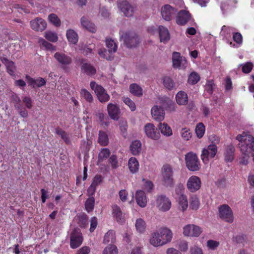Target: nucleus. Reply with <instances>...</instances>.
I'll use <instances>...</instances> for the list:
<instances>
[{"label": "nucleus", "instance_id": "44", "mask_svg": "<svg viewBox=\"0 0 254 254\" xmlns=\"http://www.w3.org/2000/svg\"><path fill=\"white\" fill-rule=\"evenodd\" d=\"M118 250L115 245H109L103 251V254H118Z\"/></svg>", "mask_w": 254, "mask_h": 254}, {"label": "nucleus", "instance_id": "23", "mask_svg": "<svg viewBox=\"0 0 254 254\" xmlns=\"http://www.w3.org/2000/svg\"><path fill=\"white\" fill-rule=\"evenodd\" d=\"M235 152V148L232 144H229L226 147L224 153L226 162H232L234 160Z\"/></svg>", "mask_w": 254, "mask_h": 254}, {"label": "nucleus", "instance_id": "64", "mask_svg": "<svg viewBox=\"0 0 254 254\" xmlns=\"http://www.w3.org/2000/svg\"><path fill=\"white\" fill-rule=\"evenodd\" d=\"M233 40L239 45L242 44L243 36L240 33H234L233 36Z\"/></svg>", "mask_w": 254, "mask_h": 254}, {"label": "nucleus", "instance_id": "8", "mask_svg": "<svg viewBox=\"0 0 254 254\" xmlns=\"http://www.w3.org/2000/svg\"><path fill=\"white\" fill-rule=\"evenodd\" d=\"M155 205L159 210L166 212L171 208V202L165 195H160L156 197Z\"/></svg>", "mask_w": 254, "mask_h": 254}, {"label": "nucleus", "instance_id": "1", "mask_svg": "<svg viewBox=\"0 0 254 254\" xmlns=\"http://www.w3.org/2000/svg\"><path fill=\"white\" fill-rule=\"evenodd\" d=\"M173 238L172 231L167 227L159 228L152 232L149 236V244L154 247L163 246L170 243Z\"/></svg>", "mask_w": 254, "mask_h": 254}, {"label": "nucleus", "instance_id": "53", "mask_svg": "<svg viewBox=\"0 0 254 254\" xmlns=\"http://www.w3.org/2000/svg\"><path fill=\"white\" fill-rule=\"evenodd\" d=\"M38 43L41 47L45 48L48 50H52L54 49L53 45L43 38L39 39Z\"/></svg>", "mask_w": 254, "mask_h": 254}, {"label": "nucleus", "instance_id": "42", "mask_svg": "<svg viewBox=\"0 0 254 254\" xmlns=\"http://www.w3.org/2000/svg\"><path fill=\"white\" fill-rule=\"evenodd\" d=\"M164 86L169 90L172 89L175 86V83L173 80L168 76H165L162 79Z\"/></svg>", "mask_w": 254, "mask_h": 254}, {"label": "nucleus", "instance_id": "54", "mask_svg": "<svg viewBox=\"0 0 254 254\" xmlns=\"http://www.w3.org/2000/svg\"><path fill=\"white\" fill-rule=\"evenodd\" d=\"M205 131V127L202 123H199L195 127V133L198 138L203 136Z\"/></svg>", "mask_w": 254, "mask_h": 254}, {"label": "nucleus", "instance_id": "57", "mask_svg": "<svg viewBox=\"0 0 254 254\" xmlns=\"http://www.w3.org/2000/svg\"><path fill=\"white\" fill-rule=\"evenodd\" d=\"M251 156L249 154L241 153V156L239 157V163L243 165H248Z\"/></svg>", "mask_w": 254, "mask_h": 254}, {"label": "nucleus", "instance_id": "6", "mask_svg": "<svg viewBox=\"0 0 254 254\" xmlns=\"http://www.w3.org/2000/svg\"><path fill=\"white\" fill-rule=\"evenodd\" d=\"M90 85L91 89L96 94L97 98L100 102L105 103L110 100V95L102 86L98 85L94 81L91 82Z\"/></svg>", "mask_w": 254, "mask_h": 254}, {"label": "nucleus", "instance_id": "2", "mask_svg": "<svg viewBox=\"0 0 254 254\" xmlns=\"http://www.w3.org/2000/svg\"><path fill=\"white\" fill-rule=\"evenodd\" d=\"M236 139L239 142L238 147L241 153L254 156V137L253 135L243 132L237 136Z\"/></svg>", "mask_w": 254, "mask_h": 254}, {"label": "nucleus", "instance_id": "62", "mask_svg": "<svg viewBox=\"0 0 254 254\" xmlns=\"http://www.w3.org/2000/svg\"><path fill=\"white\" fill-rule=\"evenodd\" d=\"M98 117L102 125H104L106 126L109 125V118L105 114L103 113H99L98 114Z\"/></svg>", "mask_w": 254, "mask_h": 254}, {"label": "nucleus", "instance_id": "29", "mask_svg": "<svg viewBox=\"0 0 254 254\" xmlns=\"http://www.w3.org/2000/svg\"><path fill=\"white\" fill-rule=\"evenodd\" d=\"M116 240L115 232L113 230H109L104 235L103 243L107 244L110 243H115Z\"/></svg>", "mask_w": 254, "mask_h": 254}, {"label": "nucleus", "instance_id": "33", "mask_svg": "<svg viewBox=\"0 0 254 254\" xmlns=\"http://www.w3.org/2000/svg\"><path fill=\"white\" fill-rule=\"evenodd\" d=\"M66 37L69 42L75 44L78 39L77 34L73 30L69 29L66 31Z\"/></svg>", "mask_w": 254, "mask_h": 254}, {"label": "nucleus", "instance_id": "21", "mask_svg": "<svg viewBox=\"0 0 254 254\" xmlns=\"http://www.w3.org/2000/svg\"><path fill=\"white\" fill-rule=\"evenodd\" d=\"M176 192L178 193V201L179 204V208L182 211H185L188 207V201L186 195L182 193V190L180 189L179 191L178 190H176Z\"/></svg>", "mask_w": 254, "mask_h": 254}, {"label": "nucleus", "instance_id": "39", "mask_svg": "<svg viewBox=\"0 0 254 254\" xmlns=\"http://www.w3.org/2000/svg\"><path fill=\"white\" fill-rule=\"evenodd\" d=\"M110 154L111 152L109 149L107 148L102 149L98 155V162H102L109 157Z\"/></svg>", "mask_w": 254, "mask_h": 254}, {"label": "nucleus", "instance_id": "43", "mask_svg": "<svg viewBox=\"0 0 254 254\" xmlns=\"http://www.w3.org/2000/svg\"><path fill=\"white\" fill-rule=\"evenodd\" d=\"M112 54L113 53H109L108 50L107 51L105 49H100L98 51V54L100 56L108 61H111L113 59L114 57Z\"/></svg>", "mask_w": 254, "mask_h": 254}, {"label": "nucleus", "instance_id": "4", "mask_svg": "<svg viewBox=\"0 0 254 254\" xmlns=\"http://www.w3.org/2000/svg\"><path fill=\"white\" fill-rule=\"evenodd\" d=\"M120 39L123 41L124 44L128 48L135 47L139 43L137 35L133 32L120 31Z\"/></svg>", "mask_w": 254, "mask_h": 254}, {"label": "nucleus", "instance_id": "35", "mask_svg": "<svg viewBox=\"0 0 254 254\" xmlns=\"http://www.w3.org/2000/svg\"><path fill=\"white\" fill-rule=\"evenodd\" d=\"M106 45L108 49V52L109 53H115L117 52L118 45L114 40L111 38L106 39Z\"/></svg>", "mask_w": 254, "mask_h": 254}, {"label": "nucleus", "instance_id": "9", "mask_svg": "<svg viewBox=\"0 0 254 254\" xmlns=\"http://www.w3.org/2000/svg\"><path fill=\"white\" fill-rule=\"evenodd\" d=\"M82 237L79 228H75L70 236V246L72 249H76L82 243Z\"/></svg>", "mask_w": 254, "mask_h": 254}, {"label": "nucleus", "instance_id": "11", "mask_svg": "<svg viewBox=\"0 0 254 254\" xmlns=\"http://www.w3.org/2000/svg\"><path fill=\"white\" fill-rule=\"evenodd\" d=\"M201 232V228L193 224H188L183 228V234L186 236L197 237Z\"/></svg>", "mask_w": 254, "mask_h": 254}, {"label": "nucleus", "instance_id": "41", "mask_svg": "<svg viewBox=\"0 0 254 254\" xmlns=\"http://www.w3.org/2000/svg\"><path fill=\"white\" fill-rule=\"evenodd\" d=\"M200 80L199 74L196 72H191L188 77V82L189 84L194 85L196 84Z\"/></svg>", "mask_w": 254, "mask_h": 254}, {"label": "nucleus", "instance_id": "10", "mask_svg": "<svg viewBox=\"0 0 254 254\" xmlns=\"http://www.w3.org/2000/svg\"><path fill=\"white\" fill-rule=\"evenodd\" d=\"M173 66L174 68L185 69L188 65L187 61L180 53L174 52L172 55Z\"/></svg>", "mask_w": 254, "mask_h": 254}, {"label": "nucleus", "instance_id": "19", "mask_svg": "<svg viewBox=\"0 0 254 254\" xmlns=\"http://www.w3.org/2000/svg\"><path fill=\"white\" fill-rule=\"evenodd\" d=\"M107 111L110 117L114 120H118L121 113L119 107L115 104L109 103L107 106Z\"/></svg>", "mask_w": 254, "mask_h": 254}, {"label": "nucleus", "instance_id": "25", "mask_svg": "<svg viewBox=\"0 0 254 254\" xmlns=\"http://www.w3.org/2000/svg\"><path fill=\"white\" fill-rule=\"evenodd\" d=\"M223 220L229 223H232L234 220L232 210L227 204H223Z\"/></svg>", "mask_w": 254, "mask_h": 254}, {"label": "nucleus", "instance_id": "15", "mask_svg": "<svg viewBox=\"0 0 254 254\" xmlns=\"http://www.w3.org/2000/svg\"><path fill=\"white\" fill-rule=\"evenodd\" d=\"M177 12V9L169 4L163 6L161 9V15L166 21H170L175 17Z\"/></svg>", "mask_w": 254, "mask_h": 254}, {"label": "nucleus", "instance_id": "45", "mask_svg": "<svg viewBox=\"0 0 254 254\" xmlns=\"http://www.w3.org/2000/svg\"><path fill=\"white\" fill-rule=\"evenodd\" d=\"M119 127L122 134L124 137L127 135V123L124 119H121L119 121Z\"/></svg>", "mask_w": 254, "mask_h": 254}, {"label": "nucleus", "instance_id": "31", "mask_svg": "<svg viewBox=\"0 0 254 254\" xmlns=\"http://www.w3.org/2000/svg\"><path fill=\"white\" fill-rule=\"evenodd\" d=\"M130 172L132 174L136 173L139 169V163L135 157H131L128 162Z\"/></svg>", "mask_w": 254, "mask_h": 254}, {"label": "nucleus", "instance_id": "60", "mask_svg": "<svg viewBox=\"0 0 254 254\" xmlns=\"http://www.w3.org/2000/svg\"><path fill=\"white\" fill-rule=\"evenodd\" d=\"M181 136L182 138L186 140H189L191 137V133L189 128H184L181 130Z\"/></svg>", "mask_w": 254, "mask_h": 254}, {"label": "nucleus", "instance_id": "36", "mask_svg": "<svg viewBox=\"0 0 254 254\" xmlns=\"http://www.w3.org/2000/svg\"><path fill=\"white\" fill-rule=\"evenodd\" d=\"M162 103V108H165L170 111H176V105L171 100L168 98H165L161 100Z\"/></svg>", "mask_w": 254, "mask_h": 254}, {"label": "nucleus", "instance_id": "59", "mask_svg": "<svg viewBox=\"0 0 254 254\" xmlns=\"http://www.w3.org/2000/svg\"><path fill=\"white\" fill-rule=\"evenodd\" d=\"M215 88L213 81L209 80L207 82L205 85V91L209 94H211Z\"/></svg>", "mask_w": 254, "mask_h": 254}, {"label": "nucleus", "instance_id": "7", "mask_svg": "<svg viewBox=\"0 0 254 254\" xmlns=\"http://www.w3.org/2000/svg\"><path fill=\"white\" fill-rule=\"evenodd\" d=\"M217 152V147L215 144H211L204 148L201 153V158L203 162L207 164L210 159L214 158Z\"/></svg>", "mask_w": 254, "mask_h": 254}, {"label": "nucleus", "instance_id": "37", "mask_svg": "<svg viewBox=\"0 0 254 254\" xmlns=\"http://www.w3.org/2000/svg\"><path fill=\"white\" fill-rule=\"evenodd\" d=\"M98 142L102 146H106L109 143V138L107 134L103 131H99Z\"/></svg>", "mask_w": 254, "mask_h": 254}, {"label": "nucleus", "instance_id": "26", "mask_svg": "<svg viewBox=\"0 0 254 254\" xmlns=\"http://www.w3.org/2000/svg\"><path fill=\"white\" fill-rule=\"evenodd\" d=\"M158 29L160 42L166 43L170 39L168 30L163 26H159Z\"/></svg>", "mask_w": 254, "mask_h": 254}, {"label": "nucleus", "instance_id": "34", "mask_svg": "<svg viewBox=\"0 0 254 254\" xmlns=\"http://www.w3.org/2000/svg\"><path fill=\"white\" fill-rule=\"evenodd\" d=\"M158 128L162 134L166 136L172 135V131L171 127L166 123H159Z\"/></svg>", "mask_w": 254, "mask_h": 254}, {"label": "nucleus", "instance_id": "24", "mask_svg": "<svg viewBox=\"0 0 254 254\" xmlns=\"http://www.w3.org/2000/svg\"><path fill=\"white\" fill-rule=\"evenodd\" d=\"M135 198L137 204L141 207H144L146 205L147 197L143 190H138L136 191Z\"/></svg>", "mask_w": 254, "mask_h": 254}, {"label": "nucleus", "instance_id": "50", "mask_svg": "<svg viewBox=\"0 0 254 254\" xmlns=\"http://www.w3.org/2000/svg\"><path fill=\"white\" fill-rule=\"evenodd\" d=\"M94 203L95 199L93 197H90L86 200L85 203V206L86 210L88 212H91L93 210V209H94Z\"/></svg>", "mask_w": 254, "mask_h": 254}, {"label": "nucleus", "instance_id": "61", "mask_svg": "<svg viewBox=\"0 0 254 254\" xmlns=\"http://www.w3.org/2000/svg\"><path fill=\"white\" fill-rule=\"evenodd\" d=\"M19 105H15V108L17 110L20 116L24 118H26L28 116V111L25 108H22Z\"/></svg>", "mask_w": 254, "mask_h": 254}, {"label": "nucleus", "instance_id": "18", "mask_svg": "<svg viewBox=\"0 0 254 254\" xmlns=\"http://www.w3.org/2000/svg\"><path fill=\"white\" fill-rule=\"evenodd\" d=\"M31 28L36 31H42L47 27L46 22L41 18L37 17L30 21Z\"/></svg>", "mask_w": 254, "mask_h": 254}, {"label": "nucleus", "instance_id": "38", "mask_svg": "<svg viewBox=\"0 0 254 254\" xmlns=\"http://www.w3.org/2000/svg\"><path fill=\"white\" fill-rule=\"evenodd\" d=\"M130 93L136 96H140L142 95V89L137 84L132 83L129 86Z\"/></svg>", "mask_w": 254, "mask_h": 254}, {"label": "nucleus", "instance_id": "3", "mask_svg": "<svg viewBox=\"0 0 254 254\" xmlns=\"http://www.w3.org/2000/svg\"><path fill=\"white\" fill-rule=\"evenodd\" d=\"M174 169L170 164H164L161 169V177L163 185L166 187L172 188L174 185L173 178Z\"/></svg>", "mask_w": 254, "mask_h": 254}, {"label": "nucleus", "instance_id": "49", "mask_svg": "<svg viewBox=\"0 0 254 254\" xmlns=\"http://www.w3.org/2000/svg\"><path fill=\"white\" fill-rule=\"evenodd\" d=\"M4 60L5 62V64L7 68V72L11 75H14L15 70L14 63L5 59H4Z\"/></svg>", "mask_w": 254, "mask_h": 254}, {"label": "nucleus", "instance_id": "28", "mask_svg": "<svg viewBox=\"0 0 254 254\" xmlns=\"http://www.w3.org/2000/svg\"><path fill=\"white\" fill-rule=\"evenodd\" d=\"M112 209L113 214L116 217L117 221L119 223H123L124 222V217L120 207L117 205H114Z\"/></svg>", "mask_w": 254, "mask_h": 254}, {"label": "nucleus", "instance_id": "55", "mask_svg": "<svg viewBox=\"0 0 254 254\" xmlns=\"http://www.w3.org/2000/svg\"><path fill=\"white\" fill-rule=\"evenodd\" d=\"M48 19L55 26L58 27L61 25V21L55 14L52 13L50 14L48 16Z\"/></svg>", "mask_w": 254, "mask_h": 254}, {"label": "nucleus", "instance_id": "27", "mask_svg": "<svg viewBox=\"0 0 254 254\" xmlns=\"http://www.w3.org/2000/svg\"><path fill=\"white\" fill-rule=\"evenodd\" d=\"M176 100L179 105H184L188 102V97L187 94L183 91H179L176 96Z\"/></svg>", "mask_w": 254, "mask_h": 254}, {"label": "nucleus", "instance_id": "32", "mask_svg": "<svg viewBox=\"0 0 254 254\" xmlns=\"http://www.w3.org/2000/svg\"><path fill=\"white\" fill-rule=\"evenodd\" d=\"M81 23L84 28L90 32L92 33L95 32L96 28L95 25L89 21L86 17H83L81 18Z\"/></svg>", "mask_w": 254, "mask_h": 254}, {"label": "nucleus", "instance_id": "46", "mask_svg": "<svg viewBox=\"0 0 254 254\" xmlns=\"http://www.w3.org/2000/svg\"><path fill=\"white\" fill-rule=\"evenodd\" d=\"M56 133L59 135L67 143L70 142L68 135L64 130L60 127H57L56 129Z\"/></svg>", "mask_w": 254, "mask_h": 254}, {"label": "nucleus", "instance_id": "16", "mask_svg": "<svg viewBox=\"0 0 254 254\" xmlns=\"http://www.w3.org/2000/svg\"><path fill=\"white\" fill-rule=\"evenodd\" d=\"M201 184V182L200 179L197 176H192L188 179L187 186L190 191L194 192L200 189Z\"/></svg>", "mask_w": 254, "mask_h": 254}, {"label": "nucleus", "instance_id": "17", "mask_svg": "<svg viewBox=\"0 0 254 254\" xmlns=\"http://www.w3.org/2000/svg\"><path fill=\"white\" fill-rule=\"evenodd\" d=\"M79 63L81 65L82 72L88 75H93L96 73L95 68L90 63L87 62V60L84 59H81L79 60Z\"/></svg>", "mask_w": 254, "mask_h": 254}, {"label": "nucleus", "instance_id": "58", "mask_svg": "<svg viewBox=\"0 0 254 254\" xmlns=\"http://www.w3.org/2000/svg\"><path fill=\"white\" fill-rule=\"evenodd\" d=\"M123 102L127 105L131 111H134L136 109V106L134 103L129 98L123 97L122 98Z\"/></svg>", "mask_w": 254, "mask_h": 254}, {"label": "nucleus", "instance_id": "52", "mask_svg": "<svg viewBox=\"0 0 254 254\" xmlns=\"http://www.w3.org/2000/svg\"><path fill=\"white\" fill-rule=\"evenodd\" d=\"M38 43L41 47L45 48L48 50H52L54 49L53 45L43 38L39 39Z\"/></svg>", "mask_w": 254, "mask_h": 254}, {"label": "nucleus", "instance_id": "14", "mask_svg": "<svg viewBox=\"0 0 254 254\" xmlns=\"http://www.w3.org/2000/svg\"><path fill=\"white\" fill-rule=\"evenodd\" d=\"M118 7L127 17H130L133 14V7L126 0L118 1Z\"/></svg>", "mask_w": 254, "mask_h": 254}, {"label": "nucleus", "instance_id": "63", "mask_svg": "<svg viewBox=\"0 0 254 254\" xmlns=\"http://www.w3.org/2000/svg\"><path fill=\"white\" fill-rule=\"evenodd\" d=\"M109 161L113 168L115 169L119 166L117 157L116 155H111L109 159Z\"/></svg>", "mask_w": 254, "mask_h": 254}, {"label": "nucleus", "instance_id": "40", "mask_svg": "<svg viewBox=\"0 0 254 254\" xmlns=\"http://www.w3.org/2000/svg\"><path fill=\"white\" fill-rule=\"evenodd\" d=\"M135 228L139 233H144L146 228L145 221L141 218L137 219L135 222Z\"/></svg>", "mask_w": 254, "mask_h": 254}, {"label": "nucleus", "instance_id": "13", "mask_svg": "<svg viewBox=\"0 0 254 254\" xmlns=\"http://www.w3.org/2000/svg\"><path fill=\"white\" fill-rule=\"evenodd\" d=\"M54 57L63 68L67 67L72 62L70 57L62 52H56Z\"/></svg>", "mask_w": 254, "mask_h": 254}, {"label": "nucleus", "instance_id": "5", "mask_svg": "<svg viewBox=\"0 0 254 254\" xmlns=\"http://www.w3.org/2000/svg\"><path fill=\"white\" fill-rule=\"evenodd\" d=\"M185 161L187 168L191 171H196L199 170L200 164L196 154L190 152L185 155Z\"/></svg>", "mask_w": 254, "mask_h": 254}, {"label": "nucleus", "instance_id": "47", "mask_svg": "<svg viewBox=\"0 0 254 254\" xmlns=\"http://www.w3.org/2000/svg\"><path fill=\"white\" fill-rule=\"evenodd\" d=\"M200 205V202L197 197L192 195L190 198V207L193 210H197Z\"/></svg>", "mask_w": 254, "mask_h": 254}, {"label": "nucleus", "instance_id": "48", "mask_svg": "<svg viewBox=\"0 0 254 254\" xmlns=\"http://www.w3.org/2000/svg\"><path fill=\"white\" fill-rule=\"evenodd\" d=\"M45 37L47 40L52 42H56L58 40L57 33L51 31L46 32L45 33Z\"/></svg>", "mask_w": 254, "mask_h": 254}, {"label": "nucleus", "instance_id": "22", "mask_svg": "<svg viewBox=\"0 0 254 254\" xmlns=\"http://www.w3.org/2000/svg\"><path fill=\"white\" fill-rule=\"evenodd\" d=\"M151 115L153 118L157 121H161L164 119V111L162 107L154 106L151 110Z\"/></svg>", "mask_w": 254, "mask_h": 254}, {"label": "nucleus", "instance_id": "12", "mask_svg": "<svg viewBox=\"0 0 254 254\" xmlns=\"http://www.w3.org/2000/svg\"><path fill=\"white\" fill-rule=\"evenodd\" d=\"M144 130L146 135L152 139L158 140L160 137V134L157 128L151 123L146 124L144 127Z\"/></svg>", "mask_w": 254, "mask_h": 254}, {"label": "nucleus", "instance_id": "30", "mask_svg": "<svg viewBox=\"0 0 254 254\" xmlns=\"http://www.w3.org/2000/svg\"><path fill=\"white\" fill-rule=\"evenodd\" d=\"M130 150L133 155H138L141 150V143L139 140L133 141L130 145Z\"/></svg>", "mask_w": 254, "mask_h": 254}, {"label": "nucleus", "instance_id": "51", "mask_svg": "<svg viewBox=\"0 0 254 254\" xmlns=\"http://www.w3.org/2000/svg\"><path fill=\"white\" fill-rule=\"evenodd\" d=\"M80 95L88 102L91 103L93 100L91 94L85 89H81Z\"/></svg>", "mask_w": 254, "mask_h": 254}, {"label": "nucleus", "instance_id": "56", "mask_svg": "<svg viewBox=\"0 0 254 254\" xmlns=\"http://www.w3.org/2000/svg\"><path fill=\"white\" fill-rule=\"evenodd\" d=\"M241 65L242 66V70L245 74H248V73L250 72L254 67L253 63L251 62H248Z\"/></svg>", "mask_w": 254, "mask_h": 254}, {"label": "nucleus", "instance_id": "20", "mask_svg": "<svg viewBox=\"0 0 254 254\" xmlns=\"http://www.w3.org/2000/svg\"><path fill=\"white\" fill-rule=\"evenodd\" d=\"M190 19V15L189 11L182 10L178 13L176 18V21L178 24L184 25L186 24Z\"/></svg>", "mask_w": 254, "mask_h": 254}]
</instances>
